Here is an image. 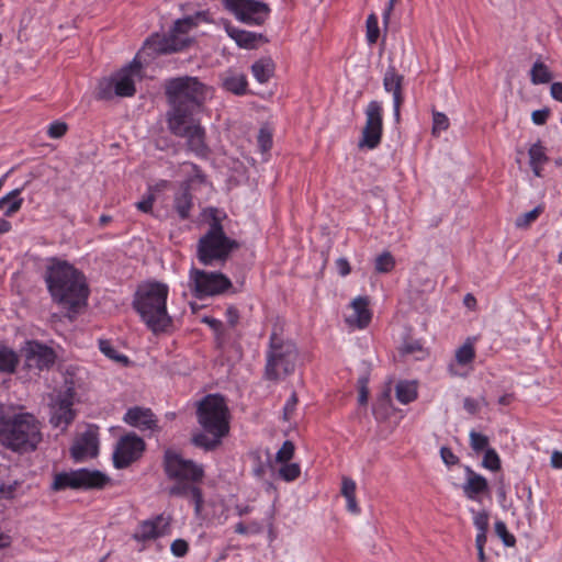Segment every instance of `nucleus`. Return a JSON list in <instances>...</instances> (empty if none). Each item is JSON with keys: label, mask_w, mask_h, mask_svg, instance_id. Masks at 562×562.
Listing matches in <instances>:
<instances>
[{"label": "nucleus", "mask_w": 562, "mask_h": 562, "mask_svg": "<svg viewBox=\"0 0 562 562\" xmlns=\"http://www.w3.org/2000/svg\"><path fill=\"white\" fill-rule=\"evenodd\" d=\"M45 281L53 300L69 312L77 313L80 306L86 305L89 295L86 278L67 261L52 259Z\"/></svg>", "instance_id": "f257e3e1"}, {"label": "nucleus", "mask_w": 562, "mask_h": 562, "mask_svg": "<svg viewBox=\"0 0 562 562\" xmlns=\"http://www.w3.org/2000/svg\"><path fill=\"white\" fill-rule=\"evenodd\" d=\"M196 417L204 432L193 436L192 442L207 451L214 450L229 432L231 414L224 396H204L198 404Z\"/></svg>", "instance_id": "f03ea898"}, {"label": "nucleus", "mask_w": 562, "mask_h": 562, "mask_svg": "<svg viewBox=\"0 0 562 562\" xmlns=\"http://www.w3.org/2000/svg\"><path fill=\"white\" fill-rule=\"evenodd\" d=\"M41 423L30 413L8 415L0 405V443L18 453L36 450L42 441Z\"/></svg>", "instance_id": "7ed1b4c3"}, {"label": "nucleus", "mask_w": 562, "mask_h": 562, "mask_svg": "<svg viewBox=\"0 0 562 562\" xmlns=\"http://www.w3.org/2000/svg\"><path fill=\"white\" fill-rule=\"evenodd\" d=\"M209 88L196 77H178L167 81L165 94L169 110L166 117L188 116L202 111Z\"/></svg>", "instance_id": "20e7f679"}, {"label": "nucleus", "mask_w": 562, "mask_h": 562, "mask_svg": "<svg viewBox=\"0 0 562 562\" xmlns=\"http://www.w3.org/2000/svg\"><path fill=\"white\" fill-rule=\"evenodd\" d=\"M167 297L168 286L160 282L140 284L135 292L133 307L154 334L166 331L171 325Z\"/></svg>", "instance_id": "39448f33"}, {"label": "nucleus", "mask_w": 562, "mask_h": 562, "mask_svg": "<svg viewBox=\"0 0 562 562\" xmlns=\"http://www.w3.org/2000/svg\"><path fill=\"white\" fill-rule=\"evenodd\" d=\"M212 222L209 231L200 237L196 245V257L204 266H213L215 262H225L231 252L238 249L239 244L226 236L224 228L217 217V210H207Z\"/></svg>", "instance_id": "423d86ee"}, {"label": "nucleus", "mask_w": 562, "mask_h": 562, "mask_svg": "<svg viewBox=\"0 0 562 562\" xmlns=\"http://www.w3.org/2000/svg\"><path fill=\"white\" fill-rule=\"evenodd\" d=\"M299 352L290 340H283L276 331L270 335L265 376L277 382L292 374L295 370Z\"/></svg>", "instance_id": "0eeeda50"}, {"label": "nucleus", "mask_w": 562, "mask_h": 562, "mask_svg": "<svg viewBox=\"0 0 562 562\" xmlns=\"http://www.w3.org/2000/svg\"><path fill=\"white\" fill-rule=\"evenodd\" d=\"M195 115L168 117L167 125L172 135L186 139L188 150L199 157H205L209 154L205 128L201 125L200 120L195 119Z\"/></svg>", "instance_id": "6e6552de"}, {"label": "nucleus", "mask_w": 562, "mask_h": 562, "mask_svg": "<svg viewBox=\"0 0 562 562\" xmlns=\"http://www.w3.org/2000/svg\"><path fill=\"white\" fill-rule=\"evenodd\" d=\"M110 477L99 470L79 469L70 472H60L54 476L52 490L55 492L71 490L103 488Z\"/></svg>", "instance_id": "1a4fd4ad"}, {"label": "nucleus", "mask_w": 562, "mask_h": 562, "mask_svg": "<svg viewBox=\"0 0 562 562\" xmlns=\"http://www.w3.org/2000/svg\"><path fill=\"white\" fill-rule=\"evenodd\" d=\"M76 397L75 383L72 379H65L64 390L50 397L49 423L55 428L66 430L75 420L76 411L72 408Z\"/></svg>", "instance_id": "9d476101"}, {"label": "nucleus", "mask_w": 562, "mask_h": 562, "mask_svg": "<svg viewBox=\"0 0 562 562\" xmlns=\"http://www.w3.org/2000/svg\"><path fill=\"white\" fill-rule=\"evenodd\" d=\"M189 288L198 299L224 293L232 288L231 280L221 272H206L196 268L190 270Z\"/></svg>", "instance_id": "9b49d317"}, {"label": "nucleus", "mask_w": 562, "mask_h": 562, "mask_svg": "<svg viewBox=\"0 0 562 562\" xmlns=\"http://www.w3.org/2000/svg\"><path fill=\"white\" fill-rule=\"evenodd\" d=\"M203 18L204 13L198 12L194 16H187L177 20L169 33L159 40L156 50L158 53L167 54L178 52L187 47L191 42L189 31L196 26L198 21Z\"/></svg>", "instance_id": "f8f14e48"}, {"label": "nucleus", "mask_w": 562, "mask_h": 562, "mask_svg": "<svg viewBox=\"0 0 562 562\" xmlns=\"http://www.w3.org/2000/svg\"><path fill=\"white\" fill-rule=\"evenodd\" d=\"M140 68L142 64L134 59L116 75L115 79L100 83L98 98L101 100L110 99L112 89H114V93L119 97L134 95L136 90L133 76L138 74Z\"/></svg>", "instance_id": "ddd939ff"}, {"label": "nucleus", "mask_w": 562, "mask_h": 562, "mask_svg": "<svg viewBox=\"0 0 562 562\" xmlns=\"http://www.w3.org/2000/svg\"><path fill=\"white\" fill-rule=\"evenodd\" d=\"M164 468L167 476L176 481L199 482L204 475L202 465L183 459L179 453L169 449L165 452Z\"/></svg>", "instance_id": "4468645a"}, {"label": "nucleus", "mask_w": 562, "mask_h": 562, "mask_svg": "<svg viewBox=\"0 0 562 562\" xmlns=\"http://www.w3.org/2000/svg\"><path fill=\"white\" fill-rule=\"evenodd\" d=\"M225 8L240 22L261 25L269 18L270 7L258 0H223Z\"/></svg>", "instance_id": "2eb2a0df"}, {"label": "nucleus", "mask_w": 562, "mask_h": 562, "mask_svg": "<svg viewBox=\"0 0 562 562\" xmlns=\"http://www.w3.org/2000/svg\"><path fill=\"white\" fill-rule=\"evenodd\" d=\"M382 131V105L376 100L370 101L366 109V124L358 146L369 149L376 148L381 142Z\"/></svg>", "instance_id": "dca6fc26"}, {"label": "nucleus", "mask_w": 562, "mask_h": 562, "mask_svg": "<svg viewBox=\"0 0 562 562\" xmlns=\"http://www.w3.org/2000/svg\"><path fill=\"white\" fill-rule=\"evenodd\" d=\"M145 450V441L134 432L120 438L113 452L116 469H124L136 461Z\"/></svg>", "instance_id": "f3484780"}, {"label": "nucleus", "mask_w": 562, "mask_h": 562, "mask_svg": "<svg viewBox=\"0 0 562 562\" xmlns=\"http://www.w3.org/2000/svg\"><path fill=\"white\" fill-rule=\"evenodd\" d=\"M26 367L40 371L49 369L56 360L53 348L35 340L27 341L23 348Z\"/></svg>", "instance_id": "a211bd4d"}, {"label": "nucleus", "mask_w": 562, "mask_h": 562, "mask_svg": "<svg viewBox=\"0 0 562 562\" xmlns=\"http://www.w3.org/2000/svg\"><path fill=\"white\" fill-rule=\"evenodd\" d=\"M99 451V439L95 428L89 427L78 435L70 448V456L76 462H82L88 458H94Z\"/></svg>", "instance_id": "6ab92c4d"}, {"label": "nucleus", "mask_w": 562, "mask_h": 562, "mask_svg": "<svg viewBox=\"0 0 562 562\" xmlns=\"http://www.w3.org/2000/svg\"><path fill=\"white\" fill-rule=\"evenodd\" d=\"M170 520L171 518L164 514L157 515L153 519L144 520L139 524L133 538L137 541H147L161 537L169 532Z\"/></svg>", "instance_id": "aec40b11"}, {"label": "nucleus", "mask_w": 562, "mask_h": 562, "mask_svg": "<svg viewBox=\"0 0 562 562\" xmlns=\"http://www.w3.org/2000/svg\"><path fill=\"white\" fill-rule=\"evenodd\" d=\"M403 81V75H400L394 66H389L383 77V87L386 92L393 94V112L396 122L401 120V106L404 102Z\"/></svg>", "instance_id": "412c9836"}, {"label": "nucleus", "mask_w": 562, "mask_h": 562, "mask_svg": "<svg viewBox=\"0 0 562 562\" xmlns=\"http://www.w3.org/2000/svg\"><path fill=\"white\" fill-rule=\"evenodd\" d=\"M467 480L462 485L464 496L474 502L481 501V495L488 494L490 486L487 480L474 472L470 467H465Z\"/></svg>", "instance_id": "4be33fe9"}, {"label": "nucleus", "mask_w": 562, "mask_h": 562, "mask_svg": "<svg viewBox=\"0 0 562 562\" xmlns=\"http://www.w3.org/2000/svg\"><path fill=\"white\" fill-rule=\"evenodd\" d=\"M124 420L140 430H154L157 427V419L149 408L132 407L126 412Z\"/></svg>", "instance_id": "5701e85b"}, {"label": "nucleus", "mask_w": 562, "mask_h": 562, "mask_svg": "<svg viewBox=\"0 0 562 562\" xmlns=\"http://www.w3.org/2000/svg\"><path fill=\"white\" fill-rule=\"evenodd\" d=\"M192 179L181 182L178 192L173 198V207L181 220L190 217V211L193 207V196L191 194Z\"/></svg>", "instance_id": "b1692460"}, {"label": "nucleus", "mask_w": 562, "mask_h": 562, "mask_svg": "<svg viewBox=\"0 0 562 562\" xmlns=\"http://www.w3.org/2000/svg\"><path fill=\"white\" fill-rule=\"evenodd\" d=\"M369 306V299L367 296H358L351 302L352 314L347 316L346 322L358 328H366L370 322L372 314Z\"/></svg>", "instance_id": "393cba45"}, {"label": "nucleus", "mask_w": 562, "mask_h": 562, "mask_svg": "<svg viewBox=\"0 0 562 562\" xmlns=\"http://www.w3.org/2000/svg\"><path fill=\"white\" fill-rule=\"evenodd\" d=\"M195 482L177 481V483L169 488L171 496L187 497L194 503L195 513L199 514L203 505V496L201 490L194 485Z\"/></svg>", "instance_id": "a878e982"}, {"label": "nucleus", "mask_w": 562, "mask_h": 562, "mask_svg": "<svg viewBox=\"0 0 562 562\" xmlns=\"http://www.w3.org/2000/svg\"><path fill=\"white\" fill-rule=\"evenodd\" d=\"M228 35L236 42L240 47L252 49L257 47L258 42H268V40L261 33L248 32L236 27H227Z\"/></svg>", "instance_id": "bb28decb"}, {"label": "nucleus", "mask_w": 562, "mask_h": 562, "mask_svg": "<svg viewBox=\"0 0 562 562\" xmlns=\"http://www.w3.org/2000/svg\"><path fill=\"white\" fill-rule=\"evenodd\" d=\"M274 67L270 57H263L252 64L251 72L258 82L266 83L273 77Z\"/></svg>", "instance_id": "cd10ccee"}, {"label": "nucleus", "mask_w": 562, "mask_h": 562, "mask_svg": "<svg viewBox=\"0 0 562 562\" xmlns=\"http://www.w3.org/2000/svg\"><path fill=\"white\" fill-rule=\"evenodd\" d=\"M23 188H18L0 199V210H4L5 216H12L15 214L23 204V199L20 196Z\"/></svg>", "instance_id": "c85d7f7f"}, {"label": "nucleus", "mask_w": 562, "mask_h": 562, "mask_svg": "<svg viewBox=\"0 0 562 562\" xmlns=\"http://www.w3.org/2000/svg\"><path fill=\"white\" fill-rule=\"evenodd\" d=\"M19 364L16 352L5 345H0V372L14 373Z\"/></svg>", "instance_id": "c756f323"}, {"label": "nucleus", "mask_w": 562, "mask_h": 562, "mask_svg": "<svg viewBox=\"0 0 562 562\" xmlns=\"http://www.w3.org/2000/svg\"><path fill=\"white\" fill-rule=\"evenodd\" d=\"M395 395L402 404H408L417 398V385L415 382L400 381L395 387Z\"/></svg>", "instance_id": "7c9ffc66"}, {"label": "nucleus", "mask_w": 562, "mask_h": 562, "mask_svg": "<svg viewBox=\"0 0 562 562\" xmlns=\"http://www.w3.org/2000/svg\"><path fill=\"white\" fill-rule=\"evenodd\" d=\"M223 87L234 94L241 95L247 90V79L244 75H229L224 78Z\"/></svg>", "instance_id": "2f4dec72"}, {"label": "nucleus", "mask_w": 562, "mask_h": 562, "mask_svg": "<svg viewBox=\"0 0 562 562\" xmlns=\"http://www.w3.org/2000/svg\"><path fill=\"white\" fill-rule=\"evenodd\" d=\"M530 80L533 85L548 83L552 80V72L547 65L537 60L530 70Z\"/></svg>", "instance_id": "473e14b6"}, {"label": "nucleus", "mask_w": 562, "mask_h": 562, "mask_svg": "<svg viewBox=\"0 0 562 562\" xmlns=\"http://www.w3.org/2000/svg\"><path fill=\"white\" fill-rule=\"evenodd\" d=\"M401 357L413 356L419 360L426 356V350L419 340H405L398 349Z\"/></svg>", "instance_id": "72a5a7b5"}, {"label": "nucleus", "mask_w": 562, "mask_h": 562, "mask_svg": "<svg viewBox=\"0 0 562 562\" xmlns=\"http://www.w3.org/2000/svg\"><path fill=\"white\" fill-rule=\"evenodd\" d=\"M395 267V259L390 251H384L375 258L374 269L378 273H387Z\"/></svg>", "instance_id": "f704fd0d"}, {"label": "nucleus", "mask_w": 562, "mask_h": 562, "mask_svg": "<svg viewBox=\"0 0 562 562\" xmlns=\"http://www.w3.org/2000/svg\"><path fill=\"white\" fill-rule=\"evenodd\" d=\"M475 357V350L473 344L468 340L456 351V360L459 364L465 366L473 361Z\"/></svg>", "instance_id": "c9c22d12"}, {"label": "nucleus", "mask_w": 562, "mask_h": 562, "mask_svg": "<svg viewBox=\"0 0 562 562\" xmlns=\"http://www.w3.org/2000/svg\"><path fill=\"white\" fill-rule=\"evenodd\" d=\"M469 437H470V446L474 452L479 453L482 451H486V449H490L488 448L490 440H488L487 436H485L481 432H477L475 430H471L469 434Z\"/></svg>", "instance_id": "e433bc0d"}, {"label": "nucleus", "mask_w": 562, "mask_h": 562, "mask_svg": "<svg viewBox=\"0 0 562 562\" xmlns=\"http://www.w3.org/2000/svg\"><path fill=\"white\" fill-rule=\"evenodd\" d=\"M529 164L530 165H543L549 160L548 156L546 155L544 147L542 146L541 142H537L533 144L529 150Z\"/></svg>", "instance_id": "4c0bfd02"}, {"label": "nucleus", "mask_w": 562, "mask_h": 562, "mask_svg": "<svg viewBox=\"0 0 562 562\" xmlns=\"http://www.w3.org/2000/svg\"><path fill=\"white\" fill-rule=\"evenodd\" d=\"M99 347H100V350L110 359L116 361V362H121V363H127L128 362V358L124 355H120L115 349L114 347L111 345V342L109 340H103L101 339L99 341Z\"/></svg>", "instance_id": "58836bf2"}, {"label": "nucleus", "mask_w": 562, "mask_h": 562, "mask_svg": "<svg viewBox=\"0 0 562 562\" xmlns=\"http://www.w3.org/2000/svg\"><path fill=\"white\" fill-rule=\"evenodd\" d=\"M367 27V41L370 45L375 44L379 35H380V29L378 25V18L374 13H371L366 23Z\"/></svg>", "instance_id": "ea45409f"}, {"label": "nucleus", "mask_w": 562, "mask_h": 562, "mask_svg": "<svg viewBox=\"0 0 562 562\" xmlns=\"http://www.w3.org/2000/svg\"><path fill=\"white\" fill-rule=\"evenodd\" d=\"M542 211L543 206L538 205L533 210L521 214L516 218V226L519 228L528 227L532 222H535L538 218Z\"/></svg>", "instance_id": "a19ab883"}, {"label": "nucleus", "mask_w": 562, "mask_h": 562, "mask_svg": "<svg viewBox=\"0 0 562 562\" xmlns=\"http://www.w3.org/2000/svg\"><path fill=\"white\" fill-rule=\"evenodd\" d=\"M494 530H495L496 536L502 539L503 543L506 547L515 546L516 539H515L514 535H512L507 530V527L504 521H502V520L496 521L494 525Z\"/></svg>", "instance_id": "79ce46f5"}, {"label": "nucleus", "mask_w": 562, "mask_h": 562, "mask_svg": "<svg viewBox=\"0 0 562 562\" xmlns=\"http://www.w3.org/2000/svg\"><path fill=\"white\" fill-rule=\"evenodd\" d=\"M482 465L491 471H498L501 469V459L493 448L486 449Z\"/></svg>", "instance_id": "37998d69"}, {"label": "nucleus", "mask_w": 562, "mask_h": 562, "mask_svg": "<svg viewBox=\"0 0 562 562\" xmlns=\"http://www.w3.org/2000/svg\"><path fill=\"white\" fill-rule=\"evenodd\" d=\"M450 123L448 116L438 111L432 112V134L438 135L440 132L448 130Z\"/></svg>", "instance_id": "c03bdc74"}, {"label": "nucleus", "mask_w": 562, "mask_h": 562, "mask_svg": "<svg viewBox=\"0 0 562 562\" xmlns=\"http://www.w3.org/2000/svg\"><path fill=\"white\" fill-rule=\"evenodd\" d=\"M300 473L301 469L297 463L285 462L279 470L280 476L286 482L297 479Z\"/></svg>", "instance_id": "a18cd8bd"}, {"label": "nucleus", "mask_w": 562, "mask_h": 562, "mask_svg": "<svg viewBox=\"0 0 562 562\" xmlns=\"http://www.w3.org/2000/svg\"><path fill=\"white\" fill-rule=\"evenodd\" d=\"M294 443L290 440L283 442L282 447L278 450L276 460L280 463L289 462L294 454Z\"/></svg>", "instance_id": "49530a36"}, {"label": "nucleus", "mask_w": 562, "mask_h": 562, "mask_svg": "<svg viewBox=\"0 0 562 562\" xmlns=\"http://www.w3.org/2000/svg\"><path fill=\"white\" fill-rule=\"evenodd\" d=\"M258 146L262 153L270 150L272 146V135L268 130L261 128L257 137Z\"/></svg>", "instance_id": "de8ad7c7"}, {"label": "nucleus", "mask_w": 562, "mask_h": 562, "mask_svg": "<svg viewBox=\"0 0 562 562\" xmlns=\"http://www.w3.org/2000/svg\"><path fill=\"white\" fill-rule=\"evenodd\" d=\"M68 126L65 122L55 121L49 125L47 134L50 138H60L66 134Z\"/></svg>", "instance_id": "09e8293b"}, {"label": "nucleus", "mask_w": 562, "mask_h": 562, "mask_svg": "<svg viewBox=\"0 0 562 562\" xmlns=\"http://www.w3.org/2000/svg\"><path fill=\"white\" fill-rule=\"evenodd\" d=\"M170 550L173 555H176L178 558H182L188 553L189 544L183 539H176L171 543Z\"/></svg>", "instance_id": "8fccbe9b"}, {"label": "nucleus", "mask_w": 562, "mask_h": 562, "mask_svg": "<svg viewBox=\"0 0 562 562\" xmlns=\"http://www.w3.org/2000/svg\"><path fill=\"white\" fill-rule=\"evenodd\" d=\"M474 526L481 532H487L488 529V513L486 510L479 512L473 519Z\"/></svg>", "instance_id": "3c124183"}, {"label": "nucleus", "mask_w": 562, "mask_h": 562, "mask_svg": "<svg viewBox=\"0 0 562 562\" xmlns=\"http://www.w3.org/2000/svg\"><path fill=\"white\" fill-rule=\"evenodd\" d=\"M440 457L443 463L448 467H452L459 463L460 459L457 457L453 451L448 447H441Z\"/></svg>", "instance_id": "603ef678"}, {"label": "nucleus", "mask_w": 562, "mask_h": 562, "mask_svg": "<svg viewBox=\"0 0 562 562\" xmlns=\"http://www.w3.org/2000/svg\"><path fill=\"white\" fill-rule=\"evenodd\" d=\"M481 403L483 405H487V402L485 401L484 397H482L481 401L471 397H465L463 401V406L468 413L474 415L479 412Z\"/></svg>", "instance_id": "864d4df0"}, {"label": "nucleus", "mask_w": 562, "mask_h": 562, "mask_svg": "<svg viewBox=\"0 0 562 562\" xmlns=\"http://www.w3.org/2000/svg\"><path fill=\"white\" fill-rule=\"evenodd\" d=\"M156 200V196L154 193H148L142 201L137 202L135 205L137 210L144 213H149L153 210L154 202Z\"/></svg>", "instance_id": "5fc2aeb1"}, {"label": "nucleus", "mask_w": 562, "mask_h": 562, "mask_svg": "<svg viewBox=\"0 0 562 562\" xmlns=\"http://www.w3.org/2000/svg\"><path fill=\"white\" fill-rule=\"evenodd\" d=\"M297 402H299L297 395L295 392H293L283 408V418L285 420H289L291 418L293 412L295 411Z\"/></svg>", "instance_id": "6e6d98bb"}, {"label": "nucleus", "mask_w": 562, "mask_h": 562, "mask_svg": "<svg viewBox=\"0 0 562 562\" xmlns=\"http://www.w3.org/2000/svg\"><path fill=\"white\" fill-rule=\"evenodd\" d=\"M341 494L345 497L356 496V483L352 479L344 477L342 486H341Z\"/></svg>", "instance_id": "4d7b16f0"}, {"label": "nucleus", "mask_w": 562, "mask_h": 562, "mask_svg": "<svg viewBox=\"0 0 562 562\" xmlns=\"http://www.w3.org/2000/svg\"><path fill=\"white\" fill-rule=\"evenodd\" d=\"M550 115L549 109L536 110L531 114L532 122L537 125H542L547 122Z\"/></svg>", "instance_id": "13d9d810"}, {"label": "nucleus", "mask_w": 562, "mask_h": 562, "mask_svg": "<svg viewBox=\"0 0 562 562\" xmlns=\"http://www.w3.org/2000/svg\"><path fill=\"white\" fill-rule=\"evenodd\" d=\"M336 268L341 277L348 276L351 271L349 261L344 257H340L336 260Z\"/></svg>", "instance_id": "bf43d9fd"}, {"label": "nucleus", "mask_w": 562, "mask_h": 562, "mask_svg": "<svg viewBox=\"0 0 562 562\" xmlns=\"http://www.w3.org/2000/svg\"><path fill=\"white\" fill-rule=\"evenodd\" d=\"M226 317H227L228 324L232 327L236 326L239 321V313H238L237 308L234 306H229L226 311Z\"/></svg>", "instance_id": "052dcab7"}, {"label": "nucleus", "mask_w": 562, "mask_h": 562, "mask_svg": "<svg viewBox=\"0 0 562 562\" xmlns=\"http://www.w3.org/2000/svg\"><path fill=\"white\" fill-rule=\"evenodd\" d=\"M16 482L13 484H1L0 485V497L10 498L13 496L15 491Z\"/></svg>", "instance_id": "680f3d73"}, {"label": "nucleus", "mask_w": 562, "mask_h": 562, "mask_svg": "<svg viewBox=\"0 0 562 562\" xmlns=\"http://www.w3.org/2000/svg\"><path fill=\"white\" fill-rule=\"evenodd\" d=\"M550 94L554 100L562 102V82H553L550 87Z\"/></svg>", "instance_id": "e2e57ef3"}, {"label": "nucleus", "mask_w": 562, "mask_h": 562, "mask_svg": "<svg viewBox=\"0 0 562 562\" xmlns=\"http://www.w3.org/2000/svg\"><path fill=\"white\" fill-rule=\"evenodd\" d=\"M397 1H398V0H389L387 7L385 8V10H384V12H383V15H382L383 24H384L385 26H387V24L390 23V19H391L392 11H393L394 5H395V3H396Z\"/></svg>", "instance_id": "0e129e2a"}, {"label": "nucleus", "mask_w": 562, "mask_h": 562, "mask_svg": "<svg viewBox=\"0 0 562 562\" xmlns=\"http://www.w3.org/2000/svg\"><path fill=\"white\" fill-rule=\"evenodd\" d=\"M551 465L555 469H562V452L553 451L551 456Z\"/></svg>", "instance_id": "69168bd1"}, {"label": "nucleus", "mask_w": 562, "mask_h": 562, "mask_svg": "<svg viewBox=\"0 0 562 562\" xmlns=\"http://www.w3.org/2000/svg\"><path fill=\"white\" fill-rule=\"evenodd\" d=\"M368 396H369V390H368V386L366 385H362L360 389H359V396H358V402L360 405H364L367 404L368 402Z\"/></svg>", "instance_id": "338daca9"}, {"label": "nucleus", "mask_w": 562, "mask_h": 562, "mask_svg": "<svg viewBox=\"0 0 562 562\" xmlns=\"http://www.w3.org/2000/svg\"><path fill=\"white\" fill-rule=\"evenodd\" d=\"M347 499V508L349 512L357 514L359 513V507L356 501V496L346 497Z\"/></svg>", "instance_id": "774afa93"}]
</instances>
